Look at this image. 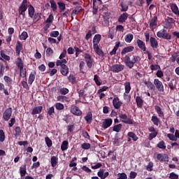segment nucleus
<instances>
[{
    "mask_svg": "<svg viewBox=\"0 0 179 179\" xmlns=\"http://www.w3.org/2000/svg\"><path fill=\"white\" fill-rule=\"evenodd\" d=\"M129 16V15L128 14V13H123L122 14H121L118 17L119 23H121V24L125 23Z\"/></svg>",
    "mask_w": 179,
    "mask_h": 179,
    "instance_id": "13",
    "label": "nucleus"
},
{
    "mask_svg": "<svg viewBox=\"0 0 179 179\" xmlns=\"http://www.w3.org/2000/svg\"><path fill=\"white\" fill-rule=\"evenodd\" d=\"M57 101H62V103H68L69 99L65 96L59 95L57 96Z\"/></svg>",
    "mask_w": 179,
    "mask_h": 179,
    "instance_id": "34",
    "label": "nucleus"
},
{
    "mask_svg": "<svg viewBox=\"0 0 179 179\" xmlns=\"http://www.w3.org/2000/svg\"><path fill=\"white\" fill-rule=\"evenodd\" d=\"M12 117V108H8L3 113V119L4 121H8Z\"/></svg>",
    "mask_w": 179,
    "mask_h": 179,
    "instance_id": "8",
    "label": "nucleus"
},
{
    "mask_svg": "<svg viewBox=\"0 0 179 179\" xmlns=\"http://www.w3.org/2000/svg\"><path fill=\"white\" fill-rule=\"evenodd\" d=\"M50 164L53 168L57 167V164H58V157L52 156L50 158Z\"/></svg>",
    "mask_w": 179,
    "mask_h": 179,
    "instance_id": "24",
    "label": "nucleus"
},
{
    "mask_svg": "<svg viewBox=\"0 0 179 179\" xmlns=\"http://www.w3.org/2000/svg\"><path fill=\"white\" fill-rule=\"evenodd\" d=\"M26 73H27L26 69H20V76L21 78H26Z\"/></svg>",
    "mask_w": 179,
    "mask_h": 179,
    "instance_id": "54",
    "label": "nucleus"
},
{
    "mask_svg": "<svg viewBox=\"0 0 179 179\" xmlns=\"http://www.w3.org/2000/svg\"><path fill=\"white\" fill-rule=\"evenodd\" d=\"M154 85L156 87V89L158 90V92H164V86L163 85V83L160 81L159 79L155 78L154 80Z\"/></svg>",
    "mask_w": 179,
    "mask_h": 179,
    "instance_id": "7",
    "label": "nucleus"
},
{
    "mask_svg": "<svg viewBox=\"0 0 179 179\" xmlns=\"http://www.w3.org/2000/svg\"><path fill=\"white\" fill-rule=\"evenodd\" d=\"M71 113L73 114V115H77V117H79L82 115L83 113L82 110L79 108V107L76 106H72L71 108Z\"/></svg>",
    "mask_w": 179,
    "mask_h": 179,
    "instance_id": "10",
    "label": "nucleus"
},
{
    "mask_svg": "<svg viewBox=\"0 0 179 179\" xmlns=\"http://www.w3.org/2000/svg\"><path fill=\"white\" fill-rule=\"evenodd\" d=\"M0 55H1L0 59H2V58H3V59H5L6 61H9L10 59V57H9L8 55H6L5 54V52H3V50H1L0 52Z\"/></svg>",
    "mask_w": 179,
    "mask_h": 179,
    "instance_id": "41",
    "label": "nucleus"
},
{
    "mask_svg": "<svg viewBox=\"0 0 179 179\" xmlns=\"http://www.w3.org/2000/svg\"><path fill=\"white\" fill-rule=\"evenodd\" d=\"M50 5H51V8L53 10V12H55V10H57V3H55V1L54 0H50Z\"/></svg>",
    "mask_w": 179,
    "mask_h": 179,
    "instance_id": "51",
    "label": "nucleus"
},
{
    "mask_svg": "<svg viewBox=\"0 0 179 179\" xmlns=\"http://www.w3.org/2000/svg\"><path fill=\"white\" fill-rule=\"evenodd\" d=\"M171 9L172 12L175 13V15H178L179 16V10H178V6H177V4L176 3L171 4Z\"/></svg>",
    "mask_w": 179,
    "mask_h": 179,
    "instance_id": "31",
    "label": "nucleus"
},
{
    "mask_svg": "<svg viewBox=\"0 0 179 179\" xmlns=\"http://www.w3.org/2000/svg\"><path fill=\"white\" fill-rule=\"evenodd\" d=\"M4 81L6 82V83L7 85H8V86H10V85H12L13 80L10 78V77H9L8 76H5Z\"/></svg>",
    "mask_w": 179,
    "mask_h": 179,
    "instance_id": "50",
    "label": "nucleus"
},
{
    "mask_svg": "<svg viewBox=\"0 0 179 179\" xmlns=\"http://www.w3.org/2000/svg\"><path fill=\"white\" fill-rule=\"evenodd\" d=\"M124 89H125V93L127 94H129V92H131V83L126 82L124 83Z\"/></svg>",
    "mask_w": 179,
    "mask_h": 179,
    "instance_id": "38",
    "label": "nucleus"
},
{
    "mask_svg": "<svg viewBox=\"0 0 179 179\" xmlns=\"http://www.w3.org/2000/svg\"><path fill=\"white\" fill-rule=\"evenodd\" d=\"M41 111H43V106H36L33 108L31 114L36 115V114H40Z\"/></svg>",
    "mask_w": 179,
    "mask_h": 179,
    "instance_id": "26",
    "label": "nucleus"
},
{
    "mask_svg": "<svg viewBox=\"0 0 179 179\" xmlns=\"http://www.w3.org/2000/svg\"><path fill=\"white\" fill-rule=\"evenodd\" d=\"M69 82L70 83H72V85H75L76 83V77L75 76L70 74L69 76L68 77Z\"/></svg>",
    "mask_w": 179,
    "mask_h": 179,
    "instance_id": "43",
    "label": "nucleus"
},
{
    "mask_svg": "<svg viewBox=\"0 0 179 179\" xmlns=\"http://www.w3.org/2000/svg\"><path fill=\"white\" fill-rule=\"evenodd\" d=\"M122 129V124H118L113 127V131L114 132H120Z\"/></svg>",
    "mask_w": 179,
    "mask_h": 179,
    "instance_id": "42",
    "label": "nucleus"
},
{
    "mask_svg": "<svg viewBox=\"0 0 179 179\" xmlns=\"http://www.w3.org/2000/svg\"><path fill=\"white\" fill-rule=\"evenodd\" d=\"M174 82H176V80L172 79L168 84L171 90H174V89H176V83H174Z\"/></svg>",
    "mask_w": 179,
    "mask_h": 179,
    "instance_id": "46",
    "label": "nucleus"
},
{
    "mask_svg": "<svg viewBox=\"0 0 179 179\" xmlns=\"http://www.w3.org/2000/svg\"><path fill=\"white\" fill-rule=\"evenodd\" d=\"M84 58L87 64V68H89L90 69H92V66H93V62L94 61L93 58H92V56L89 53H85L84 55Z\"/></svg>",
    "mask_w": 179,
    "mask_h": 179,
    "instance_id": "6",
    "label": "nucleus"
},
{
    "mask_svg": "<svg viewBox=\"0 0 179 179\" xmlns=\"http://www.w3.org/2000/svg\"><path fill=\"white\" fill-rule=\"evenodd\" d=\"M136 103L138 108H142L143 106V99H142V98H141L139 96L136 97Z\"/></svg>",
    "mask_w": 179,
    "mask_h": 179,
    "instance_id": "27",
    "label": "nucleus"
},
{
    "mask_svg": "<svg viewBox=\"0 0 179 179\" xmlns=\"http://www.w3.org/2000/svg\"><path fill=\"white\" fill-rule=\"evenodd\" d=\"M159 38H164V40H171V34L167 33V30L163 29L157 33Z\"/></svg>",
    "mask_w": 179,
    "mask_h": 179,
    "instance_id": "3",
    "label": "nucleus"
},
{
    "mask_svg": "<svg viewBox=\"0 0 179 179\" xmlns=\"http://www.w3.org/2000/svg\"><path fill=\"white\" fill-rule=\"evenodd\" d=\"M127 136L129 138H131L132 139V141H134V142H136V141H138L139 139V138L138 137V136H136L134 131H129L127 133Z\"/></svg>",
    "mask_w": 179,
    "mask_h": 179,
    "instance_id": "29",
    "label": "nucleus"
},
{
    "mask_svg": "<svg viewBox=\"0 0 179 179\" xmlns=\"http://www.w3.org/2000/svg\"><path fill=\"white\" fill-rule=\"evenodd\" d=\"M60 72L63 76H68V73H69V68L66 64H63L61 66Z\"/></svg>",
    "mask_w": 179,
    "mask_h": 179,
    "instance_id": "16",
    "label": "nucleus"
},
{
    "mask_svg": "<svg viewBox=\"0 0 179 179\" xmlns=\"http://www.w3.org/2000/svg\"><path fill=\"white\" fill-rule=\"evenodd\" d=\"M110 125H113V119H105L102 122L101 128H103V129H107V128H110Z\"/></svg>",
    "mask_w": 179,
    "mask_h": 179,
    "instance_id": "9",
    "label": "nucleus"
},
{
    "mask_svg": "<svg viewBox=\"0 0 179 179\" xmlns=\"http://www.w3.org/2000/svg\"><path fill=\"white\" fill-rule=\"evenodd\" d=\"M132 40H134V34H127L124 37V41H126V43H131Z\"/></svg>",
    "mask_w": 179,
    "mask_h": 179,
    "instance_id": "35",
    "label": "nucleus"
},
{
    "mask_svg": "<svg viewBox=\"0 0 179 179\" xmlns=\"http://www.w3.org/2000/svg\"><path fill=\"white\" fill-rule=\"evenodd\" d=\"M124 62L129 69H132L136 64L141 62V57L138 55H133L131 59L129 56L125 55L124 57Z\"/></svg>",
    "mask_w": 179,
    "mask_h": 179,
    "instance_id": "1",
    "label": "nucleus"
},
{
    "mask_svg": "<svg viewBox=\"0 0 179 179\" xmlns=\"http://www.w3.org/2000/svg\"><path fill=\"white\" fill-rule=\"evenodd\" d=\"M120 118L122 119L121 122L124 124H128L129 125H134V120L129 118L127 114H119Z\"/></svg>",
    "mask_w": 179,
    "mask_h": 179,
    "instance_id": "5",
    "label": "nucleus"
},
{
    "mask_svg": "<svg viewBox=\"0 0 179 179\" xmlns=\"http://www.w3.org/2000/svg\"><path fill=\"white\" fill-rule=\"evenodd\" d=\"M120 6H121V12H127L128 10V6L127 4H124V3H121Z\"/></svg>",
    "mask_w": 179,
    "mask_h": 179,
    "instance_id": "61",
    "label": "nucleus"
},
{
    "mask_svg": "<svg viewBox=\"0 0 179 179\" xmlns=\"http://www.w3.org/2000/svg\"><path fill=\"white\" fill-rule=\"evenodd\" d=\"M85 120L87 124H92L93 121V114L92 112H89L87 113L86 116L85 117Z\"/></svg>",
    "mask_w": 179,
    "mask_h": 179,
    "instance_id": "22",
    "label": "nucleus"
},
{
    "mask_svg": "<svg viewBox=\"0 0 179 179\" xmlns=\"http://www.w3.org/2000/svg\"><path fill=\"white\" fill-rule=\"evenodd\" d=\"M59 92L60 94H63V96H65V94H68V93H69V90L66 87H62L59 89Z\"/></svg>",
    "mask_w": 179,
    "mask_h": 179,
    "instance_id": "45",
    "label": "nucleus"
},
{
    "mask_svg": "<svg viewBox=\"0 0 179 179\" xmlns=\"http://www.w3.org/2000/svg\"><path fill=\"white\" fill-rule=\"evenodd\" d=\"M36 80V72L31 73L28 79L29 85H33V82Z\"/></svg>",
    "mask_w": 179,
    "mask_h": 179,
    "instance_id": "30",
    "label": "nucleus"
},
{
    "mask_svg": "<svg viewBox=\"0 0 179 179\" xmlns=\"http://www.w3.org/2000/svg\"><path fill=\"white\" fill-rule=\"evenodd\" d=\"M5 73V65L3 64H0V78L3 76V73Z\"/></svg>",
    "mask_w": 179,
    "mask_h": 179,
    "instance_id": "59",
    "label": "nucleus"
},
{
    "mask_svg": "<svg viewBox=\"0 0 179 179\" xmlns=\"http://www.w3.org/2000/svg\"><path fill=\"white\" fill-rule=\"evenodd\" d=\"M118 177L117 179H127L128 177L127 176V173H118L117 174Z\"/></svg>",
    "mask_w": 179,
    "mask_h": 179,
    "instance_id": "63",
    "label": "nucleus"
},
{
    "mask_svg": "<svg viewBox=\"0 0 179 179\" xmlns=\"http://www.w3.org/2000/svg\"><path fill=\"white\" fill-rule=\"evenodd\" d=\"M54 20V15L52 13L50 14L48 17L46 19V23H49L51 24L52 23V21Z\"/></svg>",
    "mask_w": 179,
    "mask_h": 179,
    "instance_id": "56",
    "label": "nucleus"
},
{
    "mask_svg": "<svg viewBox=\"0 0 179 179\" xmlns=\"http://www.w3.org/2000/svg\"><path fill=\"white\" fill-rule=\"evenodd\" d=\"M94 80L96 85V86H101V81L99 80V76L97 75L94 76Z\"/></svg>",
    "mask_w": 179,
    "mask_h": 179,
    "instance_id": "53",
    "label": "nucleus"
},
{
    "mask_svg": "<svg viewBox=\"0 0 179 179\" xmlns=\"http://www.w3.org/2000/svg\"><path fill=\"white\" fill-rule=\"evenodd\" d=\"M0 142H5V132L0 129Z\"/></svg>",
    "mask_w": 179,
    "mask_h": 179,
    "instance_id": "58",
    "label": "nucleus"
},
{
    "mask_svg": "<svg viewBox=\"0 0 179 179\" xmlns=\"http://www.w3.org/2000/svg\"><path fill=\"white\" fill-rule=\"evenodd\" d=\"M101 40V35L96 34L93 38V44H99Z\"/></svg>",
    "mask_w": 179,
    "mask_h": 179,
    "instance_id": "32",
    "label": "nucleus"
},
{
    "mask_svg": "<svg viewBox=\"0 0 179 179\" xmlns=\"http://www.w3.org/2000/svg\"><path fill=\"white\" fill-rule=\"evenodd\" d=\"M97 176L101 179H106L108 176H110V173L108 172L104 173V169H100L99 171H98L97 173Z\"/></svg>",
    "mask_w": 179,
    "mask_h": 179,
    "instance_id": "15",
    "label": "nucleus"
},
{
    "mask_svg": "<svg viewBox=\"0 0 179 179\" xmlns=\"http://www.w3.org/2000/svg\"><path fill=\"white\" fill-rule=\"evenodd\" d=\"M150 45L154 51L157 50V48L159 47V42H157V40H156V38L151 37L150 38Z\"/></svg>",
    "mask_w": 179,
    "mask_h": 179,
    "instance_id": "12",
    "label": "nucleus"
},
{
    "mask_svg": "<svg viewBox=\"0 0 179 179\" xmlns=\"http://www.w3.org/2000/svg\"><path fill=\"white\" fill-rule=\"evenodd\" d=\"M68 145H69L68 141H64L62 143L61 150L62 152H65V150H68Z\"/></svg>",
    "mask_w": 179,
    "mask_h": 179,
    "instance_id": "36",
    "label": "nucleus"
},
{
    "mask_svg": "<svg viewBox=\"0 0 179 179\" xmlns=\"http://www.w3.org/2000/svg\"><path fill=\"white\" fill-rule=\"evenodd\" d=\"M65 64H68V61H66L65 59L57 60L56 66H62V65H66Z\"/></svg>",
    "mask_w": 179,
    "mask_h": 179,
    "instance_id": "37",
    "label": "nucleus"
},
{
    "mask_svg": "<svg viewBox=\"0 0 179 179\" xmlns=\"http://www.w3.org/2000/svg\"><path fill=\"white\" fill-rule=\"evenodd\" d=\"M157 159L159 162H169V155L166 154H157Z\"/></svg>",
    "mask_w": 179,
    "mask_h": 179,
    "instance_id": "17",
    "label": "nucleus"
},
{
    "mask_svg": "<svg viewBox=\"0 0 179 179\" xmlns=\"http://www.w3.org/2000/svg\"><path fill=\"white\" fill-rule=\"evenodd\" d=\"M113 107H114V108H115V110H118L119 108H120L121 106H122V103L121 101H120V98H118V96H115L113 99Z\"/></svg>",
    "mask_w": 179,
    "mask_h": 179,
    "instance_id": "11",
    "label": "nucleus"
},
{
    "mask_svg": "<svg viewBox=\"0 0 179 179\" xmlns=\"http://www.w3.org/2000/svg\"><path fill=\"white\" fill-rule=\"evenodd\" d=\"M135 50V47L134 46H127L124 48L122 52H121V55L124 56L125 54H128V52H132Z\"/></svg>",
    "mask_w": 179,
    "mask_h": 179,
    "instance_id": "18",
    "label": "nucleus"
},
{
    "mask_svg": "<svg viewBox=\"0 0 179 179\" xmlns=\"http://www.w3.org/2000/svg\"><path fill=\"white\" fill-rule=\"evenodd\" d=\"M158 134L159 133L157 131L150 134L148 136V141H152L154 138H156Z\"/></svg>",
    "mask_w": 179,
    "mask_h": 179,
    "instance_id": "55",
    "label": "nucleus"
},
{
    "mask_svg": "<svg viewBox=\"0 0 179 179\" xmlns=\"http://www.w3.org/2000/svg\"><path fill=\"white\" fill-rule=\"evenodd\" d=\"M27 0H23L18 8V13L22 16V19L26 17V11L27 10Z\"/></svg>",
    "mask_w": 179,
    "mask_h": 179,
    "instance_id": "2",
    "label": "nucleus"
},
{
    "mask_svg": "<svg viewBox=\"0 0 179 179\" xmlns=\"http://www.w3.org/2000/svg\"><path fill=\"white\" fill-rule=\"evenodd\" d=\"M165 20L167 21L169 26H173V24L176 23V20H174L173 17H166Z\"/></svg>",
    "mask_w": 179,
    "mask_h": 179,
    "instance_id": "39",
    "label": "nucleus"
},
{
    "mask_svg": "<svg viewBox=\"0 0 179 179\" xmlns=\"http://www.w3.org/2000/svg\"><path fill=\"white\" fill-rule=\"evenodd\" d=\"M144 84L147 86L149 90H155V85H153V83L150 81H145Z\"/></svg>",
    "mask_w": 179,
    "mask_h": 179,
    "instance_id": "33",
    "label": "nucleus"
},
{
    "mask_svg": "<svg viewBox=\"0 0 179 179\" xmlns=\"http://www.w3.org/2000/svg\"><path fill=\"white\" fill-rule=\"evenodd\" d=\"M124 68H125V66L124 64H115L110 66V71L114 73H120V72H122Z\"/></svg>",
    "mask_w": 179,
    "mask_h": 179,
    "instance_id": "4",
    "label": "nucleus"
},
{
    "mask_svg": "<svg viewBox=\"0 0 179 179\" xmlns=\"http://www.w3.org/2000/svg\"><path fill=\"white\" fill-rule=\"evenodd\" d=\"M55 108H57L59 110H64V104H62L61 103H56L55 104Z\"/></svg>",
    "mask_w": 179,
    "mask_h": 179,
    "instance_id": "57",
    "label": "nucleus"
},
{
    "mask_svg": "<svg viewBox=\"0 0 179 179\" xmlns=\"http://www.w3.org/2000/svg\"><path fill=\"white\" fill-rule=\"evenodd\" d=\"M15 64L17 65L18 69H22V68H24L23 60L22 58L18 57L15 61Z\"/></svg>",
    "mask_w": 179,
    "mask_h": 179,
    "instance_id": "25",
    "label": "nucleus"
},
{
    "mask_svg": "<svg viewBox=\"0 0 179 179\" xmlns=\"http://www.w3.org/2000/svg\"><path fill=\"white\" fill-rule=\"evenodd\" d=\"M169 178L171 179H178V175L176 174L174 172H171L169 174Z\"/></svg>",
    "mask_w": 179,
    "mask_h": 179,
    "instance_id": "64",
    "label": "nucleus"
},
{
    "mask_svg": "<svg viewBox=\"0 0 179 179\" xmlns=\"http://www.w3.org/2000/svg\"><path fill=\"white\" fill-rule=\"evenodd\" d=\"M151 121L153 122L154 125H156L157 127L159 126V122H160V119L157 117V116H152Z\"/></svg>",
    "mask_w": 179,
    "mask_h": 179,
    "instance_id": "40",
    "label": "nucleus"
},
{
    "mask_svg": "<svg viewBox=\"0 0 179 179\" xmlns=\"http://www.w3.org/2000/svg\"><path fill=\"white\" fill-rule=\"evenodd\" d=\"M157 148H159V149H166V143H164V141H160L157 145Z\"/></svg>",
    "mask_w": 179,
    "mask_h": 179,
    "instance_id": "60",
    "label": "nucleus"
},
{
    "mask_svg": "<svg viewBox=\"0 0 179 179\" xmlns=\"http://www.w3.org/2000/svg\"><path fill=\"white\" fill-rule=\"evenodd\" d=\"M34 7L33 6H31V4L28 6V15L29 16L33 19V16H34Z\"/></svg>",
    "mask_w": 179,
    "mask_h": 179,
    "instance_id": "28",
    "label": "nucleus"
},
{
    "mask_svg": "<svg viewBox=\"0 0 179 179\" xmlns=\"http://www.w3.org/2000/svg\"><path fill=\"white\" fill-rule=\"evenodd\" d=\"M155 111L158 114L159 117L161 118H163L164 117V112L162 109V108L159 106H155Z\"/></svg>",
    "mask_w": 179,
    "mask_h": 179,
    "instance_id": "23",
    "label": "nucleus"
},
{
    "mask_svg": "<svg viewBox=\"0 0 179 179\" xmlns=\"http://www.w3.org/2000/svg\"><path fill=\"white\" fill-rule=\"evenodd\" d=\"M81 148L82 149H85V150H89V149L92 148V145H90V143H84L81 144Z\"/></svg>",
    "mask_w": 179,
    "mask_h": 179,
    "instance_id": "47",
    "label": "nucleus"
},
{
    "mask_svg": "<svg viewBox=\"0 0 179 179\" xmlns=\"http://www.w3.org/2000/svg\"><path fill=\"white\" fill-rule=\"evenodd\" d=\"M137 45L140 50H142V51H146V45L145 44V42L142 41V40H137Z\"/></svg>",
    "mask_w": 179,
    "mask_h": 179,
    "instance_id": "21",
    "label": "nucleus"
},
{
    "mask_svg": "<svg viewBox=\"0 0 179 179\" xmlns=\"http://www.w3.org/2000/svg\"><path fill=\"white\" fill-rule=\"evenodd\" d=\"M150 69L151 71H157L160 69V66L158 64H151Z\"/></svg>",
    "mask_w": 179,
    "mask_h": 179,
    "instance_id": "62",
    "label": "nucleus"
},
{
    "mask_svg": "<svg viewBox=\"0 0 179 179\" xmlns=\"http://www.w3.org/2000/svg\"><path fill=\"white\" fill-rule=\"evenodd\" d=\"M29 37V34L26 31H23L21 35L19 36L20 40H27Z\"/></svg>",
    "mask_w": 179,
    "mask_h": 179,
    "instance_id": "49",
    "label": "nucleus"
},
{
    "mask_svg": "<svg viewBox=\"0 0 179 179\" xmlns=\"http://www.w3.org/2000/svg\"><path fill=\"white\" fill-rule=\"evenodd\" d=\"M157 27V16H154L150 22V27L152 30Z\"/></svg>",
    "mask_w": 179,
    "mask_h": 179,
    "instance_id": "14",
    "label": "nucleus"
},
{
    "mask_svg": "<svg viewBox=\"0 0 179 179\" xmlns=\"http://www.w3.org/2000/svg\"><path fill=\"white\" fill-rule=\"evenodd\" d=\"M45 141L48 148H51V146H52V141H51L48 137L45 138Z\"/></svg>",
    "mask_w": 179,
    "mask_h": 179,
    "instance_id": "52",
    "label": "nucleus"
},
{
    "mask_svg": "<svg viewBox=\"0 0 179 179\" xmlns=\"http://www.w3.org/2000/svg\"><path fill=\"white\" fill-rule=\"evenodd\" d=\"M57 4L59 5V12H64V10H65V4L64 2L62 1H58Z\"/></svg>",
    "mask_w": 179,
    "mask_h": 179,
    "instance_id": "44",
    "label": "nucleus"
},
{
    "mask_svg": "<svg viewBox=\"0 0 179 179\" xmlns=\"http://www.w3.org/2000/svg\"><path fill=\"white\" fill-rule=\"evenodd\" d=\"M23 50V45L20 41H17L16 48H15V51H16V55L17 57H19L20 55V51Z\"/></svg>",
    "mask_w": 179,
    "mask_h": 179,
    "instance_id": "19",
    "label": "nucleus"
},
{
    "mask_svg": "<svg viewBox=\"0 0 179 179\" xmlns=\"http://www.w3.org/2000/svg\"><path fill=\"white\" fill-rule=\"evenodd\" d=\"M22 134V129H20V127H17L15 129V136H20V134Z\"/></svg>",
    "mask_w": 179,
    "mask_h": 179,
    "instance_id": "48",
    "label": "nucleus"
},
{
    "mask_svg": "<svg viewBox=\"0 0 179 179\" xmlns=\"http://www.w3.org/2000/svg\"><path fill=\"white\" fill-rule=\"evenodd\" d=\"M20 174L21 178H23L27 174V169H26V164H24L22 166L20 167Z\"/></svg>",
    "mask_w": 179,
    "mask_h": 179,
    "instance_id": "20",
    "label": "nucleus"
}]
</instances>
